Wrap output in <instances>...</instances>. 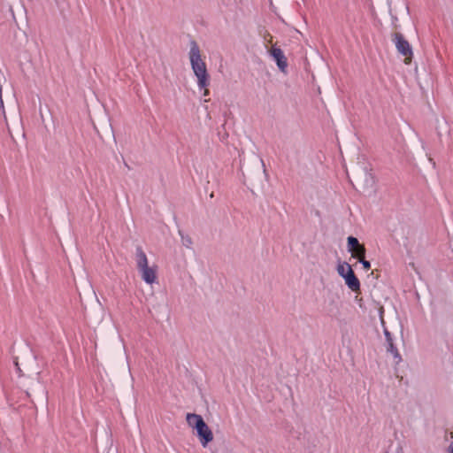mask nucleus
Returning a JSON list of instances; mask_svg holds the SVG:
<instances>
[{"label": "nucleus", "instance_id": "f257e3e1", "mask_svg": "<svg viewBox=\"0 0 453 453\" xmlns=\"http://www.w3.org/2000/svg\"><path fill=\"white\" fill-rule=\"evenodd\" d=\"M188 56L192 70L197 79V86L199 88L204 89L203 96H206L209 95L207 88L210 84L209 73L206 64L202 58L200 48L195 41L190 42Z\"/></svg>", "mask_w": 453, "mask_h": 453}, {"label": "nucleus", "instance_id": "f03ea898", "mask_svg": "<svg viewBox=\"0 0 453 453\" xmlns=\"http://www.w3.org/2000/svg\"><path fill=\"white\" fill-rule=\"evenodd\" d=\"M135 261L142 280L150 285L154 284L157 280V266L149 265L147 255L141 246H137L135 249Z\"/></svg>", "mask_w": 453, "mask_h": 453}, {"label": "nucleus", "instance_id": "7ed1b4c3", "mask_svg": "<svg viewBox=\"0 0 453 453\" xmlns=\"http://www.w3.org/2000/svg\"><path fill=\"white\" fill-rule=\"evenodd\" d=\"M392 42L399 54L404 58V64L410 65L412 60L413 51L409 42L403 37L401 33H395L392 35Z\"/></svg>", "mask_w": 453, "mask_h": 453}, {"label": "nucleus", "instance_id": "20e7f679", "mask_svg": "<svg viewBox=\"0 0 453 453\" xmlns=\"http://www.w3.org/2000/svg\"><path fill=\"white\" fill-rule=\"evenodd\" d=\"M196 432L203 447H206L213 440V434L204 420H198L196 424Z\"/></svg>", "mask_w": 453, "mask_h": 453}, {"label": "nucleus", "instance_id": "39448f33", "mask_svg": "<svg viewBox=\"0 0 453 453\" xmlns=\"http://www.w3.org/2000/svg\"><path fill=\"white\" fill-rule=\"evenodd\" d=\"M270 55L276 61L277 66L282 72H286V68L288 66L287 58L283 53V51L277 47H272L269 50Z\"/></svg>", "mask_w": 453, "mask_h": 453}, {"label": "nucleus", "instance_id": "423d86ee", "mask_svg": "<svg viewBox=\"0 0 453 453\" xmlns=\"http://www.w3.org/2000/svg\"><path fill=\"white\" fill-rule=\"evenodd\" d=\"M383 332H384V335L386 338L387 351L393 355V357L396 359L397 363L400 362L401 356H400L396 347L394 344V341H393L390 332L385 326H384Z\"/></svg>", "mask_w": 453, "mask_h": 453}, {"label": "nucleus", "instance_id": "0eeeda50", "mask_svg": "<svg viewBox=\"0 0 453 453\" xmlns=\"http://www.w3.org/2000/svg\"><path fill=\"white\" fill-rule=\"evenodd\" d=\"M346 285L353 292H358L360 290L359 280L355 275L354 271H349L348 274L343 277Z\"/></svg>", "mask_w": 453, "mask_h": 453}, {"label": "nucleus", "instance_id": "6e6552de", "mask_svg": "<svg viewBox=\"0 0 453 453\" xmlns=\"http://www.w3.org/2000/svg\"><path fill=\"white\" fill-rule=\"evenodd\" d=\"M375 185V178L372 175V173L365 171L364 172V184H363V189L368 190L373 188Z\"/></svg>", "mask_w": 453, "mask_h": 453}, {"label": "nucleus", "instance_id": "1a4fd4ad", "mask_svg": "<svg viewBox=\"0 0 453 453\" xmlns=\"http://www.w3.org/2000/svg\"><path fill=\"white\" fill-rule=\"evenodd\" d=\"M186 419H187L188 426L191 427H194V428L196 427V424L198 423V420H203L200 415L195 414V413L187 414Z\"/></svg>", "mask_w": 453, "mask_h": 453}, {"label": "nucleus", "instance_id": "9d476101", "mask_svg": "<svg viewBox=\"0 0 453 453\" xmlns=\"http://www.w3.org/2000/svg\"><path fill=\"white\" fill-rule=\"evenodd\" d=\"M349 271H353V269L351 268V266L346 263V262H342V263H339L338 265H337V273L338 274L341 276V277H344V275L348 274V273Z\"/></svg>", "mask_w": 453, "mask_h": 453}, {"label": "nucleus", "instance_id": "9b49d317", "mask_svg": "<svg viewBox=\"0 0 453 453\" xmlns=\"http://www.w3.org/2000/svg\"><path fill=\"white\" fill-rule=\"evenodd\" d=\"M181 243L184 247L188 249H191L193 245V240L189 235L183 234L181 232H180Z\"/></svg>", "mask_w": 453, "mask_h": 453}, {"label": "nucleus", "instance_id": "f8f14e48", "mask_svg": "<svg viewBox=\"0 0 453 453\" xmlns=\"http://www.w3.org/2000/svg\"><path fill=\"white\" fill-rule=\"evenodd\" d=\"M350 252L352 253L353 257H357V259H360L362 257H365V249L364 245H361L358 248L352 250Z\"/></svg>", "mask_w": 453, "mask_h": 453}, {"label": "nucleus", "instance_id": "ddd939ff", "mask_svg": "<svg viewBox=\"0 0 453 453\" xmlns=\"http://www.w3.org/2000/svg\"><path fill=\"white\" fill-rule=\"evenodd\" d=\"M359 246H361V244L359 243L358 240L356 237H353V236L348 237V247H349V251H351L352 250H354L356 248H358Z\"/></svg>", "mask_w": 453, "mask_h": 453}, {"label": "nucleus", "instance_id": "4468645a", "mask_svg": "<svg viewBox=\"0 0 453 453\" xmlns=\"http://www.w3.org/2000/svg\"><path fill=\"white\" fill-rule=\"evenodd\" d=\"M359 262L362 264L364 269L365 270H369L371 268V264L369 261L365 260V257H362L360 259H358Z\"/></svg>", "mask_w": 453, "mask_h": 453}, {"label": "nucleus", "instance_id": "2eb2a0df", "mask_svg": "<svg viewBox=\"0 0 453 453\" xmlns=\"http://www.w3.org/2000/svg\"><path fill=\"white\" fill-rule=\"evenodd\" d=\"M448 453H453V441L449 446Z\"/></svg>", "mask_w": 453, "mask_h": 453}, {"label": "nucleus", "instance_id": "dca6fc26", "mask_svg": "<svg viewBox=\"0 0 453 453\" xmlns=\"http://www.w3.org/2000/svg\"><path fill=\"white\" fill-rule=\"evenodd\" d=\"M381 324H382V326H384V324H385V323H384V320H383V318H382V317H381Z\"/></svg>", "mask_w": 453, "mask_h": 453}]
</instances>
